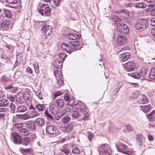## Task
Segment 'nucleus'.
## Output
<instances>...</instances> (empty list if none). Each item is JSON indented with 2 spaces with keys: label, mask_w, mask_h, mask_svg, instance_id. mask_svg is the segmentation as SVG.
Returning a JSON list of instances; mask_svg holds the SVG:
<instances>
[{
  "label": "nucleus",
  "mask_w": 155,
  "mask_h": 155,
  "mask_svg": "<svg viewBox=\"0 0 155 155\" xmlns=\"http://www.w3.org/2000/svg\"><path fill=\"white\" fill-rule=\"evenodd\" d=\"M148 25L147 20L144 19H139L135 24V27L137 29L140 31L147 28Z\"/></svg>",
  "instance_id": "f257e3e1"
},
{
  "label": "nucleus",
  "mask_w": 155,
  "mask_h": 155,
  "mask_svg": "<svg viewBox=\"0 0 155 155\" xmlns=\"http://www.w3.org/2000/svg\"><path fill=\"white\" fill-rule=\"evenodd\" d=\"M46 131L47 134H56L59 133V130L56 127L50 124H47L46 127Z\"/></svg>",
  "instance_id": "f03ea898"
},
{
  "label": "nucleus",
  "mask_w": 155,
  "mask_h": 155,
  "mask_svg": "<svg viewBox=\"0 0 155 155\" xmlns=\"http://www.w3.org/2000/svg\"><path fill=\"white\" fill-rule=\"evenodd\" d=\"M110 147L107 144H102L99 147V150L100 154L102 155H110L111 152H109Z\"/></svg>",
  "instance_id": "7ed1b4c3"
},
{
  "label": "nucleus",
  "mask_w": 155,
  "mask_h": 155,
  "mask_svg": "<svg viewBox=\"0 0 155 155\" xmlns=\"http://www.w3.org/2000/svg\"><path fill=\"white\" fill-rule=\"evenodd\" d=\"M117 31L123 34L129 32V28L127 25L124 24L117 23Z\"/></svg>",
  "instance_id": "20e7f679"
},
{
  "label": "nucleus",
  "mask_w": 155,
  "mask_h": 155,
  "mask_svg": "<svg viewBox=\"0 0 155 155\" xmlns=\"http://www.w3.org/2000/svg\"><path fill=\"white\" fill-rule=\"evenodd\" d=\"M44 5L46 6L45 8L44 6H43V8L42 9L39 10V13L43 16H49L50 14L51 10L49 7L45 5Z\"/></svg>",
  "instance_id": "39448f33"
},
{
  "label": "nucleus",
  "mask_w": 155,
  "mask_h": 155,
  "mask_svg": "<svg viewBox=\"0 0 155 155\" xmlns=\"http://www.w3.org/2000/svg\"><path fill=\"white\" fill-rule=\"evenodd\" d=\"M25 126L31 131L35 132L36 130V126L35 122L32 120L26 121L25 123Z\"/></svg>",
  "instance_id": "423d86ee"
},
{
  "label": "nucleus",
  "mask_w": 155,
  "mask_h": 155,
  "mask_svg": "<svg viewBox=\"0 0 155 155\" xmlns=\"http://www.w3.org/2000/svg\"><path fill=\"white\" fill-rule=\"evenodd\" d=\"M10 21L9 19L4 20L0 24V28L3 30H7L9 28Z\"/></svg>",
  "instance_id": "0eeeda50"
},
{
  "label": "nucleus",
  "mask_w": 155,
  "mask_h": 155,
  "mask_svg": "<svg viewBox=\"0 0 155 155\" xmlns=\"http://www.w3.org/2000/svg\"><path fill=\"white\" fill-rule=\"evenodd\" d=\"M61 47L63 50L66 51L69 54L71 53L74 50V48L66 43L62 44Z\"/></svg>",
  "instance_id": "6e6552de"
},
{
  "label": "nucleus",
  "mask_w": 155,
  "mask_h": 155,
  "mask_svg": "<svg viewBox=\"0 0 155 155\" xmlns=\"http://www.w3.org/2000/svg\"><path fill=\"white\" fill-rule=\"evenodd\" d=\"M135 67V64L132 61H130L125 64V69L127 71H131L134 70Z\"/></svg>",
  "instance_id": "1a4fd4ad"
},
{
  "label": "nucleus",
  "mask_w": 155,
  "mask_h": 155,
  "mask_svg": "<svg viewBox=\"0 0 155 155\" xmlns=\"http://www.w3.org/2000/svg\"><path fill=\"white\" fill-rule=\"evenodd\" d=\"M127 41V38L121 35H119L117 38V43L118 45H123L126 43Z\"/></svg>",
  "instance_id": "9d476101"
},
{
  "label": "nucleus",
  "mask_w": 155,
  "mask_h": 155,
  "mask_svg": "<svg viewBox=\"0 0 155 155\" xmlns=\"http://www.w3.org/2000/svg\"><path fill=\"white\" fill-rule=\"evenodd\" d=\"M130 54L128 52H124L120 54L119 56V58L120 62H124L127 60L130 57Z\"/></svg>",
  "instance_id": "9b49d317"
},
{
  "label": "nucleus",
  "mask_w": 155,
  "mask_h": 155,
  "mask_svg": "<svg viewBox=\"0 0 155 155\" xmlns=\"http://www.w3.org/2000/svg\"><path fill=\"white\" fill-rule=\"evenodd\" d=\"M12 135L15 143L17 144H20L21 143V137L17 133H14L12 134Z\"/></svg>",
  "instance_id": "f8f14e48"
},
{
  "label": "nucleus",
  "mask_w": 155,
  "mask_h": 155,
  "mask_svg": "<svg viewBox=\"0 0 155 155\" xmlns=\"http://www.w3.org/2000/svg\"><path fill=\"white\" fill-rule=\"evenodd\" d=\"M52 28L51 26L46 25L45 27L41 28V31L44 32L46 35L48 36L50 35L51 32Z\"/></svg>",
  "instance_id": "ddd939ff"
},
{
  "label": "nucleus",
  "mask_w": 155,
  "mask_h": 155,
  "mask_svg": "<svg viewBox=\"0 0 155 155\" xmlns=\"http://www.w3.org/2000/svg\"><path fill=\"white\" fill-rule=\"evenodd\" d=\"M54 70V75L56 79L57 78L61 79L63 78L62 72L61 69L55 68Z\"/></svg>",
  "instance_id": "4468645a"
},
{
  "label": "nucleus",
  "mask_w": 155,
  "mask_h": 155,
  "mask_svg": "<svg viewBox=\"0 0 155 155\" xmlns=\"http://www.w3.org/2000/svg\"><path fill=\"white\" fill-rule=\"evenodd\" d=\"M61 2V0H51L50 2V4L51 8H55L59 6Z\"/></svg>",
  "instance_id": "2eb2a0df"
},
{
  "label": "nucleus",
  "mask_w": 155,
  "mask_h": 155,
  "mask_svg": "<svg viewBox=\"0 0 155 155\" xmlns=\"http://www.w3.org/2000/svg\"><path fill=\"white\" fill-rule=\"evenodd\" d=\"M73 128V126L72 123L67 124L64 128V131L67 133L70 132Z\"/></svg>",
  "instance_id": "dca6fc26"
},
{
  "label": "nucleus",
  "mask_w": 155,
  "mask_h": 155,
  "mask_svg": "<svg viewBox=\"0 0 155 155\" xmlns=\"http://www.w3.org/2000/svg\"><path fill=\"white\" fill-rule=\"evenodd\" d=\"M36 124L38 126L41 127L43 126L45 124V120L41 118H38L35 120Z\"/></svg>",
  "instance_id": "f3484780"
},
{
  "label": "nucleus",
  "mask_w": 155,
  "mask_h": 155,
  "mask_svg": "<svg viewBox=\"0 0 155 155\" xmlns=\"http://www.w3.org/2000/svg\"><path fill=\"white\" fill-rule=\"evenodd\" d=\"M53 65L55 68L60 69L62 65V62L59 59L55 60L53 62Z\"/></svg>",
  "instance_id": "a211bd4d"
},
{
  "label": "nucleus",
  "mask_w": 155,
  "mask_h": 155,
  "mask_svg": "<svg viewBox=\"0 0 155 155\" xmlns=\"http://www.w3.org/2000/svg\"><path fill=\"white\" fill-rule=\"evenodd\" d=\"M27 107L24 105L18 106L16 109V112L22 113L25 111L27 110Z\"/></svg>",
  "instance_id": "6ab92c4d"
},
{
  "label": "nucleus",
  "mask_w": 155,
  "mask_h": 155,
  "mask_svg": "<svg viewBox=\"0 0 155 155\" xmlns=\"http://www.w3.org/2000/svg\"><path fill=\"white\" fill-rule=\"evenodd\" d=\"M151 108V107L150 105L140 106V110H142L145 113L149 112Z\"/></svg>",
  "instance_id": "aec40b11"
},
{
  "label": "nucleus",
  "mask_w": 155,
  "mask_h": 155,
  "mask_svg": "<svg viewBox=\"0 0 155 155\" xmlns=\"http://www.w3.org/2000/svg\"><path fill=\"white\" fill-rule=\"evenodd\" d=\"M127 146L124 144L119 143L117 145V150L118 151L121 152L120 150H123L126 149L127 148Z\"/></svg>",
  "instance_id": "412c9836"
},
{
  "label": "nucleus",
  "mask_w": 155,
  "mask_h": 155,
  "mask_svg": "<svg viewBox=\"0 0 155 155\" xmlns=\"http://www.w3.org/2000/svg\"><path fill=\"white\" fill-rule=\"evenodd\" d=\"M30 91L28 90L25 91L23 95V97L25 101H29L30 99Z\"/></svg>",
  "instance_id": "4be33fe9"
},
{
  "label": "nucleus",
  "mask_w": 155,
  "mask_h": 155,
  "mask_svg": "<svg viewBox=\"0 0 155 155\" xmlns=\"http://www.w3.org/2000/svg\"><path fill=\"white\" fill-rule=\"evenodd\" d=\"M147 117L148 120L150 121H153L155 120V111L153 110L151 113L148 114Z\"/></svg>",
  "instance_id": "5701e85b"
},
{
  "label": "nucleus",
  "mask_w": 155,
  "mask_h": 155,
  "mask_svg": "<svg viewBox=\"0 0 155 155\" xmlns=\"http://www.w3.org/2000/svg\"><path fill=\"white\" fill-rule=\"evenodd\" d=\"M128 75L137 79H139L141 78L140 74L138 72L129 73L128 74Z\"/></svg>",
  "instance_id": "b1692460"
},
{
  "label": "nucleus",
  "mask_w": 155,
  "mask_h": 155,
  "mask_svg": "<svg viewBox=\"0 0 155 155\" xmlns=\"http://www.w3.org/2000/svg\"><path fill=\"white\" fill-rule=\"evenodd\" d=\"M50 111L53 114H56L58 112V109L55 105H51L50 107Z\"/></svg>",
  "instance_id": "393cba45"
},
{
  "label": "nucleus",
  "mask_w": 155,
  "mask_h": 155,
  "mask_svg": "<svg viewBox=\"0 0 155 155\" xmlns=\"http://www.w3.org/2000/svg\"><path fill=\"white\" fill-rule=\"evenodd\" d=\"M19 132L21 134L24 136H27L29 134V130L26 128H23L20 129Z\"/></svg>",
  "instance_id": "a878e982"
},
{
  "label": "nucleus",
  "mask_w": 155,
  "mask_h": 155,
  "mask_svg": "<svg viewBox=\"0 0 155 155\" xmlns=\"http://www.w3.org/2000/svg\"><path fill=\"white\" fill-rule=\"evenodd\" d=\"M148 77L150 79H153L155 78V68H152L151 69Z\"/></svg>",
  "instance_id": "bb28decb"
},
{
  "label": "nucleus",
  "mask_w": 155,
  "mask_h": 155,
  "mask_svg": "<svg viewBox=\"0 0 155 155\" xmlns=\"http://www.w3.org/2000/svg\"><path fill=\"white\" fill-rule=\"evenodd\" d=\"M35 107L39 111L42 112L45 109V107L43 104H38L36 105Z\"/></svg>",
  "instance_id": "cd10ccee"
},
{
  "label": "nucleus",
  "mask_w": 155,
  "mask_h": 155,
  "mask_svg": "<svg viewBox=\"0 0 155 155\" xmlns=\"http://www.w3.org/2000/svg\"><path fill=\"white\" fill-rule=\"evenodd\" d=\"M141 100V102L143 104L147 103L149 101V99L147 96L144 94L142 95V97Z\"/></svg>",
  "instance_id": "c85d7f7f"
},
{
  "label": "nucleus",
  "mask_w": 155,
  "mask_h": 155,
  "mask_svg": "<svg viewBox=\"0 0 155 155\" xmlns=\"http://www.w3.org/2000/svg\"><path fill=\"white\" fill-rule=\"evenodd\" d=\"M4 13L6 17L11 18L12 17V15L11 12L8 10L6 9H4Z\"/></svg>",
  "instance_id": "c756f323"
},
{
  "label": "nucleus",
  "mask_w": 155,
  "mask_h": 155,
  "mask_svg": "<svg viewBox=\"0 0 155 155\" xmlns=\"http://www.w3.org/2000/svg\"><path fill=\"white\" fill-rule=\"evenodd\" d=\"M56 104L59 107L61 108L64 105V101L63 99H58L56 101Z\"/></svg>",
  "instance_id": "7c9ffc66"
},
{
  "label": "nucleus",
  "mask_w": 155,
  "mask_h": 155,
  "mask_svg": "<svg viewBox=\"0 0 155 155\" xmlns=\"http://www.w3.org/2000/svg\"><path fill=\"white\" fill-rule=\"evenodd\" d=\"M72 152L74 154H79L80 153V150L78 147L76 145L73 146L72 148Z\"/></svg>",
  "instance_id": "2f4dec72"
},
{
  "label": "nucleus",
  "mask_w": 155,
  "mask_h": 155,
  "mask_svg": "<svg viewBox=\"0 0 155 155\" xmlns=\"http://www.w3.org/2000/svg\"><path fill=\"white\" fill-rule=\"evenodd\" d=\"M80 114L79 112L77 110H74L73 113L72 117L74 119H77L79 116H80Z\"/></svg>",
  "instance_id": "473e14b6"
},
{
  "label": "nucleus",
  "mask_w": 155,
  "mask_h": 155,
  "mask_svg": "<svg viewBox=\"0 0 155 155\" xmlns=\"http://www.w3.org/2000/svg\"><path fill=\"white\" fill-rule=\"evenodd\" d=\"M71 120V118L68 115H65L61 119V121L64 123H66Z\"/></svg>",
  "instance_id": "72a5a7b5"
},
{
  "label": "nucleus",
  "mask_w": 155,
  "mask_h": 155,
  "mask_svg": "<svg viewBox=\"0 0 155 155\" xmlns=\"http://www.w3.org/2000/svg\"><path fill=\"white\" fill-rule=\"evenodd\" d=\"M1 99V98H0V101L2 102L0 103V104L2 106H6L9 104V101L8 100L6 99L5 100H4L3 101V98H2V100Z\"/></svg>",
  "instance_id": "f704fd0d"
},
{
  "label": "nucleus",
  "mask_w": 155,
  "mask_h": 155,
  "mask_svg": "<svg viewBox=\"0 0 155 155\" xmlns=\"http://www.w3.org/2000/svg\"><path fill=\"white\" fill-rule=\"evenodd\" d=\"M70 43V45L74 47L80 45V42L77 40H73Z\"/></svg>",
  "instance_id": "c9c22d12"
},
{
  "label": "nucleus",
  "mask_w": 155,
  "mask_h": 155,
  "mask_svg": "<svg viewBox=\"0 0 155 155\" xmlns=\"http://www.w3.org/2000/svg\"><path fill=\"white\" fill-rule=\"evenodd\" d=\"M45 115L47 118L48 120H53V116L46 110L45 112Z\"/></svg>",
  "instance_id": "e433bc0d"
},
{
  "label": "nucleus",
  "mask_w": 155,
  "mask_h": 155,
  "mask_svg": "<svg viewBox=\"0 0 155 155\" xmlns=\"http://www.w3.org/2000/svg\"><path fill=\"white\" fill-rule=\"evenodd\" d=\"M60 150L66 154H68L70 152V150L66 147V145L62 147Z\"/></svg>",
  "instance_id": "4c0bfd02"
},
{
  "label": "nucleus",
  "mask_w": 155,
  "mask_h": 155,
  "mask_svg": "<svg viewBox=\"0 0 155 155\" xmlns=\"http://www.w3.org/2000/svg\"><path fill=\"white\" fill-rule=\"evenodd\" d=\"M135 6L137 8H144L146 7V5L145 3L140 2L137 4Z\"/></svg>",
  "instance_id": "58836bf2"
},
{
  "label": "nucleus",
  "mask_w": 155,
  "mask_h": 155,
  "mask_svg": "<svg viewBox=\"0 0 155 155\" xmlns=\"http://www.w3.org/2000/svg\"><path fill=\"white\" fill-rule=\"evenodd\" d=\"M125 127L126 130L129 132H131L134 131V127L130 124H128L125 125Z\"/></svg>",
  "instance_id": "ea45409f"
},
{
  "label": "nucleus",
  "mask_w": 155,
  "mask_h": 155,
  "mask_svg": "<svg viewBox=\"0 0 155 155\" xmlns=\"http://www.w3.org/2000/svg\"><path fill=\"white\" fill-rule=\"evenodd\" d=\"M68 38L70 39L74 40L78 38V36L75 34H71L69 35Z\"/></svg>",
  "instance_id": "a19ab883"
},
{
  "label": "nucleus",
  "mask_w": 155,
  "mask_h": 155,
  "mask_svg": "<svg viewBox=\"0 0 155 155\" xmlns=\"http://www.w3.org/2000/svg\"><path fill=\"white\" fill-rule=\"evenodd\" d=\"M136 140L138 142H142L143 141V137L140 134H137L136 135Z\"/></svg>",
  "instance_id": "79ce46f5"
},
{
  "label": "nucleus",
  "mask_w": 155,
  "mask_h": 155,
  "mask_svg": "<svg viewBox=\"0 0 155 155\" xmlns=\"http://www.w3.org/2000/svg\"><path fill=\"white\" fill-rule=\"evenodd\" d=\"M147 73V70L144 68H142L140 70V74L141 77L145 76Z\"/></svg>",
  "instance_id": "37998d69"
},
{
  "label": "nucleus",
  "mask_w": 155,
  "mask_h": 155,
  "mask_svg": "<svg viewBox=\"0 0 155 155\" xmlns=\"http://www.w3.org/2000/svg\"><path fill=\"white\" fill-rule=\"evenodd\" d=\"M24 100L23 97H17L15 101L17 103L21 104L24 103Z\"/></svg>",
  "instance_id": "c03bdc74"
},
{
  "label": "nucleus",
  "mask_w": 155,
  "mask_h": 155,
  "mask_svg": "<svg viewBox=\"0 0 155 155\" xmlns=\"http://www.w3.org/2000/svg\"><path fill=\"white\" fill-rule=\"evenodd\" d=\"M67 55L65 53H60L59 55V59L60 60L64 61Z\"/></svg>",
  "instance_id": "a18cd8bd"
},
{
  "label": "nucleus",
  "mask_w": 155,
  "mask_h": 155,
  "mask_svg": "<svg viewBox=\"0 0 155 155\" xmlns=\"http://www.w3.org/2000/svg\"><path fill=\"white\" fill-rule=\"evenodd\" d=\"M31 114L32 117H35L38 116L39 115V114L37 112L35 109V110H31Z\"/></svg>",
  "instance_id": "49530a36"
},
{
  "label": "nucleus",
  "mask_w": 155,
  "mask_h": 155,
  "mask_svg": "<svg viewBox=\"0 0 155 155\" xmlns=\"http://www.w3.org/2000/svg\"><path fill=\"white\" fill-rule=\"evenodd\" d=\"M120 13H123L126 15H128L130 13L129 11L125 9H122L120 10H118V11H117V14Z\"/></svg>",
  "instance_id": "de8ad7c7"
},
{
  "label": "nucleus",
  "mask_w": 155,
  "mask_h": 155,
  "mask_svg": "<svg viewBox=\"0 0 155 155\" xmlns=\"http://www.w3.org/2000/svg\"><path fill=\"white\" fill-rule=\"evenodd\" d=\"M23 124L22 123H15L13 124L14 127L17 128L19 129L22 127Z\"/></svg>",
  "instance_id": "09e8293b"
},
{
  "label": "nucleus",
  "mask_w": 155,
  "mask_h": 155,
  "mask_svg": "<svg viewBox=\"0 0 155 155\" xmlns=\"http://www.w3.org/2000/svg\"><path fill=\"white\" fill-rule=\"evenodd\" d=\"M84 117L82 118L83 120H87L89 117V114L88 111L85 112L83 114Z\"/></svg>",
  "instance_id": "8fccbe9b"
},
{
  "label": "nucleus",
  "mask_w": 155,
  "mask_h": 155,
  "mask_svg": "<svg viewBox=\"0 0 155 155\" xmlns=\"http://www.w3.org/2000/svg\"><path fill=\"white\" fill-rule=\"evenodd\" d=\"M11 111L12 113H14L16 112L15 107L13 104L11 103L10 105Z\"/></svg>",
  "instance_id": "3c124183"
},
{
  "label": "nucleus",
  "mask_w": 155,
  "mask_h": 155,
  "mask_svg": "<svg viewBox=\"0 0 155 155\" xmlns=\"http://www.w3.org/2000/svg\"><path fill=\"white\" fill-rule=\"evenodd\" d=\"M36 95L40 99H43V95L40 91H38L35 92Z\"/></svg>",
  "instance_id": "603ef678"
},
{
  "label": "nucleus",
  "mask_w": 155,
  "mask_h": 155,
  "mask_svg": "<svg viewBox=\"0 0 155 155\" xmlns=\"http://www.w3.org/2000/svg\"><path fill=\"white\" fill-rule=\"evenodd\" d=\"M33 66L35 73L37 74H39V69L38 65L37 64H34Z\"/></svg>",
  "instance_id": "864d4df0"
},
{
  "label": "nucleus",
  "mask_w": 155,
  "mask_h": 155,
  "mask_svg": "<svg viewBox=\"0 0 155 155\" xmlns=\"http://www.w3.org/2000/svg\"><path fill=\"white\" fill-rule=\"evenodd\" d=\"M110 20L111 21L112 24H115L116 23V17L115 15H112L110 18Z\"/></svg>",
  "instance_id": "5fc2aeb1"
},
{
  "label": "nucleus",
  "mask_w": 155,
  "mask_h": 155,
  "mask_svg": "<svg viewBox=\"0 0 155 155\" xmlns=\"http://www.w3.org/2000/svg\"><path fill=\"white\" fill-rule=\"evenodd\" d=\"M87 134H88L87 138L90 141H91V140L92 138L93 137L94 135L93 133L90 131H88L87 132Z\"/></svg>",
  "instance_id": "6e6d98bb"
},
{
  "label": "nucleus",
  "mask_w": 155,
  "mask_h": 155,
  "mask_svg": "<svg viewBox=\"0 0 155 155\" xmlns=\"http://www.w3.org/2000/svg\"><path fill=\"white\" fill-rule=\"evenodd\" d=\"M56 80H57V83L59 87H60L61 86H62L64 85V81L61 80V79L60 78H57Z\"/></svg>",
  "instance_id": "4d7b16f0"
},
{
  "label": "nucleus",
  "mask_w": 155,
  "mask_h": 155,
  "mask_svg": "<svg viewBox=\"0 0 155 155\" xmlns=\"http://www.w3.org/2000/svg\"><path fill=\"white\" fill-rule=\"evenodd\" d=\"M63 94V93L62 91H58L55 92L54 94V98H55L57 96H59L62 95Z\"/></svg>",
  "instance_id": "13d9d810"
},
{
  "label": "nucleus",
  "mask_w": 155,
  "mask_h": 155,
  "mask_svg": "<svg viewBox=\"0 0 155 155\" xmlns=\"http://www.w3.org/2000/svg\"><path fill=\"white\" fill-rule=\"evenodd\" d=\"M81 112L85 113L87 111V110L84 105H81L79 109Z\"/></svg>",
  "instance_id": "bf43d9fd"
},
{
  "label": "nucleus",
  "mask_w": 155,
  "mask_h": 155,
  "mask_svg": "<svg viewBox=\"0 0 155 155\" xmlns=\"http://www.w3.org/2000/svg\"><path fill=\"white\" fill-rule=\"evenodd\" d=\"M6 2L8 3L14 4L17 3V0H6Z\"/></svg>",
  "instance_id": "052dcab7"
},
{
  "label": "nucleus",
  "mask_w": 155,
  "mask_h": 155,
  "mask_svg": "<svg viewBox=\"0 0 155 155\" xmlns=\"http://www.w3.org/2000/svg\"><path fill=\"white\" fill-rule=\"evenodd\" d=\"M150 25L153 26H155V18H152L150 20Z\"/></svg>",
  "instance_id": "680f3d73"
},
{
  "label": "nucleus",
  "mask_w": 155,
  "mask_h": 155,
  "mask_svg": "<svg viewBox=\"0 0 155 155\" xmlns=\"http://www.w3.org/2000/svg\"><path fill=\"white\" fill-rule=\"evenodd\" d=\"M37 22L38 23L39 26H41V28H43L45 27V26L46 25L45 22L44 21H38Z\"/></svg>",
  "instance_id": "e2e57ef3"
},
{
  "label": "nucleus",
  "mask_w": 155,
  "mask_h": 155,
  "mask_svg": "<svg viewBox=\"0 0 155 155\" xmlns=\"http://www.w3.org/2000/svg\"><path fill=\"white\" fill-rule=\"evenodd\" d=\"M54 115V118L57 120H59L61 117L60 115V113L58 112L56 114H55Z\"/></svg>",
  "instance_id": "0e129e2a"
},
{
  "label": "nucleus",
  "mask_w": 155,
  "mask_h": 155,
  "mask_svg": "<svg viewBox=\"0 0 155 155\" xmlns=\"http://www.w3.org/2000/svg\"><path fill=\"white\" fill-rule=\"evenodd\" d=\"M33 71L30 67H28L26 68V72L28 74H31Z\"/></svg>",
  "instance_id": "69168bd1"
},
{
  "label": "nucleus",
  "mask_w": 155,
  "mask_h": 155,
  "mask_svg": "<svg viewBox=\"0 0 155 155\" xmlns=\"http://www.w3.org/2000/svg\"><path fill=\"white\" fill-rule=\"evenodd\" d=\"M30 148H28L26 149H22L21 150V153H27L29 152L30 151Z\"/></svg>",
  "instance_id": "338daca9"
},
{
  "label": "nucleus",
  "mask_w": 155,
  "mask_h": 155,
  "mask_svg": "<svg viewBox=\"0 0 155 155\" xmlns=\"http://www.w3.org/2000/svg\"><path fill=\"white\" fill-rule=\"evenodd\" d=\"M133 6H134V5L133 4L130 3H126L124 5L125 7L126 8L132 7Z\"/></svg>",
  "instance_id": "774afa93"
}]
</instances>
